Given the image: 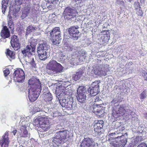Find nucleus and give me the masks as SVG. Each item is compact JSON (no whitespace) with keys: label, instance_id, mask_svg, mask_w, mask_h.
Here are the masks:
<instances>
[{"label":"nucleus","instance_id":"obj_26","mask_svg":"<svg viewBox=\"0 0 147 147\" xmlns=\"http://www.w3.org/2000/svg\"><path fill=\"white\" fill-rule=\"evenodd\" d=\"M40 30V28L39 26H30L27 28V32L26 35H27L30 32H34L36 31H38Z\"/></svg>","mask_w":147,"mask_h":147},{"label":"nucleus","instance_id":"obj_32","mask_svg":"<svg viewBox=\"0 0 147 147\" xmlns=\"http://www.w3.org/2000/svg\"><path fill=\"white\" fill-rule=\"evenodd\" d=\"M82 75V73L81 72H78L76 74L74 75L73 76L72 79L75 81L78 80Z\"/></svg>","mask_w":147,"mask_h":147},{"label":"nucleus","instance_id":"obj_20","mask_svg":"<svg viewBox=\"0 0 147 147\" xmlns=\"http://www.w3.org/2000/svg\"><path fill=\"white\" fill-rule=\"evenodd\" d=\"M104 122L102 120L95 121L94 125L95 135H98L101 132Z\"/></svg>","mask_w":147,"mask_h":147},{"label":"nucleus","instance_id":"obj_45","mask_svg":"<svg viewBox=\"0 0 147 147\" xmlns=\"http://www.w3.org/2000/svg\"><path fill=\"white\" fill-rule=\"evenodd\" d=\"M117 134L118 135V136L116 137L115 136L116 138H120V137H121L122 136V134L121 133H117Z\"/></svg>","mask_w":147,"mask_h":147},{"label":"nucleus","instance_id":"obj_9","mask_svg":"<svg viewBox=\"0 0 147 147\" xmlns=\"http://www.w3.org/2000/svg\"><path fill=\"white\" fill-rule=\"evenodd\" d=\"M24 120V118H21L20 122V125L21 126L20 127V130L18 131V132L20 134L21 137H29L30 134L26 129L27 126H28V124L27 123L28 122Z\"/></svg>","mask_w":147,"mask_h":147},{"label":"nucleus","instance_id":"obj_43","mask_svg":"<svg viewBox=\"0 0 147 147\" xmlns=\"http://www.w3.org/2000/svg\"><path fill=\"white\" fill-rule=\"evenodd\" d=\"M134 6L136 9H138L140 7L139 3L138 2H135L134 3Z\"/></svg>","mask_w":147,"mask_h":147},{"label":"nucleus","instance_id":"obj_29","mask_svg":"<svg viewBox=\"0 0 147 147\" xmlns=\"http://www.w3.org/2000/svg\"><path fill=\"white\" fill-rule=\"evenodd\" d=\"M6 54L7 58L10 61L14 59L15 58L14 53L8 49L7 50Z\"/></svg>","mask_w":147,"mask_h":147},{"label":"nucleus","instance_id":"obj_41","mask_svg":"<svg viewBox=\"0 0 147 147\" xmlns=\"http://www.w3.org/2000/svg\"><path fill=\"white\" fill-rule=\"evenodd\" d=\"M34 112H37L40 111H41V109L39 108L38 107H35L34 108Z\"/></svg>","mask_w":147,"mask_h":147},{"label":"nucleus","instance_id":"obj_35","mask_svg":"<svg viewBox=\"0 0 147 147\" xmlns=\"http://www.w3.org/2000/svg\"><path fill=\"white\" fill-rule=\"evenodd\" d=\"M146 97V92L145 90H144L140 95V98L141 99L143 100Z\"/></svg>","mask_w":147,"mask_h":147},{"label":"nucleus","instance_id":"obj_15","mask_svg":"<svg viewBox=\"0 0 147 147\" xmlns=\"http://www.w3.org/2000/svg\"><path fill=\"white\" fill-rule=\"evenodd\" d=\"M100 105L94 103L92 107V108L93 109L92 111L97 115L100 117H102L104 116L105 108L100 106Z\"/></svg>","mask_w":147,"mask_h":147},{"label":"nucleus","instance_id":"obj_33","mask_svg":"<svg viewBox=\"0 0 147 147\" xmlns=\"http://www.w3.org/2000/svg\"><path fill=\"white\" fill-rule=\"evenodd\" d=\"M43 117H39L38 118H36L34 120L33 124L35 126L37 125L38 126V125H40V121H41V118H42Z\"/></svg>","mask_w":147,"mask_h":147},{"label":"nucleus","instance_id":"obj_1","mask_svg":"<svg viewBox=\"0 0 147 147\" xmlns=\"http://www.w3.org/2000/svg\"><path fill=\"white\" fill-rule=\"evenodd\" d=\"M72 93V91L70 86L68 88L63 87V88L59 90L58 92L57 90L56 91V95L60 104L68 110L76 109L77 108L75 106L73 107L74 105L73 104Z\"/></svg>","mask_w":147,"mask_h":147},{"label":"nucleus","instance_id":"obj_37","mask_svg":"<svg viewBox=\"0 0 147 147\" xmlns=\"http://www.w3.org/2000/svg\"><path fill=\"white\" fill-rule=\"evenodd\" d=\"M29 9H28L27 10L25 11V10L24 11H23V13L22 15V17H24V18L26 17L27 16V14L29 13Z\"/></svg>","mask_w":147,"mask_h":147},{"label":"nucleus","instance_id":"obj_14","mask_svg":"<svg viewBox=\"0 0 147 147\" xmlns=\"http://www.w3.org/2000/svg\"><path fill=\"white\" fill-rule=\"evenodd\" d=\"M100 82L99 81H96L92 84V86L90 87L88 91L90 93V96H95L99 92L98 90L99 87V84Z\"/></svg>","mask_w":147,"mask_h":147},{"label":"nucleus","instance_id":"obj_16","mask_svg":"<svg viewBox=\"0 0 147 147\" xmlns=\"http://www.w3.org/2000/svg\"><path fill=\"white\" fill-rule=\"evenodd\" d=\"M19 11V7L16 5H11V4L9 6V13L8 15V21H12V17L10 16V14H12L15 18H17L18 16V12Z\"/></svg>","mask_w":147,"mask_h":147},{"label":"nucleus","instance_id":"obj_23","mask_svg":"<svg viewBox=\"0 0 147 147\" xmlns=\"http://www.w3.org/2000/svg\"><path fill=\"white\" fill-rule=\"evenodd\" d=\"M9 143L8 133L6 132L4 135L0 138V145L2 147H8Z\"/></svg>","mask_w":147,"mask_h":147},{"label":"nucleus","instance_id":"obj_34","mask_svg":"<svg viewBox=\"0 0 147 147\" xmlns=\"http://www.w3.org/2000/svg\"><path fill=\"white\" fill-rule=\"evenodd\" d=\"M95 104H99L101 105L102 103V101L100 99L99 97L98 96H96L95 99L94 101Z\"/></svg>","mask_w":147,"mask_h":147},{"label":"nucleus","instance_id":"obj_19","mask_svg":"<svg viewBox=\"0 0 147 147\" xmlns=\"http://www.w3.org/2000/svg\"><path fill=\"white\" fill-rule=\"evenodd\" d=\"M78 28L79 27L78 26H73L69 28L68 31L70 38L74 40H77L78 39V36L79 33Z\"/></svg>","mask_w":147,"mask_h":147},{"label":"nucleus","instance_id":"obj_10","mask_svg":"<svg viewBox=\"0 0 147 147\" xmlns=\"http://www.w3.org/2000/svg\"><path fill=\"white\" fill-rule=\"evenodd\" d=\"M86 90L83 86L79 87L77 91L76 97L78 101L80 102H84L86 98Z\"/></svg>","mask_w":147,"mask_h":147},{"label":"nucleus","instance_id":"obj_28","mask_svg":"<svg viewBox=\"0 0 147 147\" xmlns=\"http://www.w3.org/2000/svg\"><path fill=\"white\" fill-rule=\"evenodd\" d=\"M127 142V139L126 138H124L123 140L120 141L119 142H116V144H114L115 147H124Z\"/></svg>","mask_w":147,"mask_h":147},{"label":"nucleus","instance_id":"obj_13","mask_svg":"<svg viewBox=\"0 0 147 147\" xmlns=\"http://www.w3.org/2000/svg\"><path fill=\"white\" fill-rule=\"evenodd\" d=\"M108 70L107 69L102 67L101 65H97L96 67H93L92 72L97 76H106Z\"/></svg>","mask_w":147,"mask_h":147},{"label":"nucleus","instance_id":"obj_39","mask_svg":"<svg viewBox=\"0 0 147 147\" xmlns=\"http://www.w3.org/2000/svg\"><path fill=\"white\" fill-rule=\"evenodd\" d=\"M4 75L5 76H7L10 73V71L9 69H6L3 71Z\"/></svg>","mask_w":147,"mask_h":147},{"label":"nucleus","instance_id":"obj_50","mask_svg":"<svg viewBox=\"0 0 147 147\" xmlns=\"http://www.w3.org/2000/svg\"><path fill=\"white\" fill-rule=\"evenodd\" d=\"M144 116H145V117L147 118V113H145V114H144Z\"/></svg>","mask_w":147,"mask_h":147},{"label":"nucleus","instance_id":"obj_49","mask_svg":"<svg viewBox=\"0 0 147 147\" xmlns=\"http://www.w3.org/2000/svg\"><path fill=\"white\" fill-rule=\"evenodd\" d=\"M81 59H84V60H85V56H82V57H81Z\"/></svg>","mask_w":147,"mask_h":147},{"label":"nucleus","instance_id":"obj_27","mask_svg":"<svg viewBox=\"0 0 147 147\" xmlns=\"http://www.w3.org/2000/svg\"><path fill=\"white\" fill-rule=\"evenodd\" d=\"M43 96L44 100L46 101H51L52 99V95L48 91L44 92Z\"/></svg>","mask_w":147,"mask_h":147},{"label":"nucleus","instance_id":"obj_4","mask_svg":"<svg viewBox=\"0 0 147 147\" xmlns=\"http://www.w3.org/2000/svg\"><path fill=\"white\" fill-rule=\"evenodd\" d=\"M34 41H32L30 43V45H28L25 49L22 51V53L24 55L26 58L30 59V60L28 61H29L28 62L30 63H32L34 60L32 56L34 55L35 46L36 45V43L34 42Z\"/></svg>","mask_w":147,"mask_h":147},{"label":"nucleus","instance_id":"obj_8","mask_svg":"<svg viewBox=\"0 0 147 147\" xmlns=\"http://www.w3.org/2000/svg\"><path fill=\"white\" fill-rule=\"evenodd\" d=\"M78 13L77 10L74 7H66L63 13L64 18L67 20L74 19L78 15Z\"/></svg>","mask_w":147,"mask_h":147},{"label":"nucleus","instance_id":"obj_40","mask_svg":"<svg viewBox=\"0 0 147 147\" xmlns=\"http://www.w3.org/2000/svg\"><path fill=\"white\" fill-rule=\"evenodd\" d=\"M142 76L144 77L145 80H147V73L144 71H143L142 72Z\"/></svg>","mask_w":147,"mask_h":147},{"label":"nucleus","instance_id":"obj_52","mask_svg":"<svg viewBox=\"0 0 147 147\" xmlns=\"http://www.w3.org/2000/svg\"><path fill=\"white\" fill-rule=\"evenodd\" d=\"M132 63V62L129 63L130 64H131Z\"/></svg>","mask_w":147,"mask_h":147},{"label":"nucleus","instance_id":"obj_48","mask_svg":"<svg viewBox=\"0 0 147 147\" xmlns=\"http://www.w3.org/2000/svg\"><path fill=\"white\" fill-rule=\"evenodd\" d=\"M143 145V146H144V147H147V146L146 144H145V143H144L143 144L141 145Z\"/></svg>","mask_w":147,"mask_h":147},{"label":"nucleus","instance_id":"obj_47","mask_svg":"<svg viewBox=\"0 0 147 147\" xmlns=\"http://www.w3.org/2000/svg\"><path fill=\"white\" fill-rule=\"evenodd\" d=\"M67 48H65L68 51H71V48L69 47H67Z\"/></svg>","mask_w":147,"mask_h":147},{"label":"nucleus","instance_id":"obj_17","mask_svg":"<svg viewBox=\"0 0 147 147\" xmlns=\"http://www.w3.org/2000/svg\"><path fill=\"white\" fill-rule=\"evenodd\" d=\"M28 83L29 85V88L38 89V86H40V89H41V84L39 80L35 77L31 78L28 81Z\"/></svg>","mask_w":147,"mask_h":147},{"label":"nucleus","instance_id":"obj_38","mask_svg":"<svg viewBox=\"0 0 147 147\" xmlns=\"http://www.w3.org/2000/svg\"><path fill=\"white\" fill-rule=\"evenodd\" d=\"M8 25L9 27L10 28H13V23L12 21H8Z\"/></svg>","mask_w":147,"mask_h":147},{"label":"nucleus","instance_id":"obj_24","mask_svg":"<svg viewBox=\"0 0 147 147\" xmlns=\"http://www.w3.org/2000/svg\"><path fill=\"white\" fill-rule=\"evenodd\" d=\"M10 32L6 26L3 27L1 33V36L3 38H8L10 36Z\"/></svg>","mask_w":147,"mask_h":147},{"label":"nucleus","instance_id":"obj_53","mask_svg":"<svg viewBox=\"0 0 147 147\" xmlns=\"http://www.w3.org/2000/svg\"><path fill=\"white\" fill-rule=\"evenodd\" d=\"M109 140H110L111 139H109ZM109 140V139L108 140Z\"/></svg>","mask_w":147,"mask_h":147},{"label":"nucleus","instance_id":"obj_6","mask_svg":"<svg viewBox=\"0 0 147 147\" xmlns=\"http://www.w3.org/2000/svg\"><path fill=\"white\" fill-rule=\"evenodd\" d=\"M49 46L45 41L40 42L37 47V52L40 59L45 60L47 58V51Z\"/></svg>","mask_w":147,"mask_h":147},{"label":"nucleus","instance_id":"obj_7","mask_svg":"<svg viewBox=\"0 0 147 147\" xmlns=\"http://www.w3.org/2000/svg\"><path fill=\"white\" fill-rule=\"evenodd\" d=\"M49 33L53 44L55 45L59 44L61 39L60 28L59 27L55 28L49 32Z\"/></svg>","mask_w":147,"mask_h":147},{"label":"nucleus","instance_id":"obj_22","mask_svg":"<svg viewBox=\"0 0 147 147\" xmlns=\"http://www.w3.org/2000/svg\"><path fill=\"white\" fill-rule=\"evenodd\" d=\"M40 121V127L43 130L46 131L48 130L50 127L49 121L46 117H43Z\"/></svg>","mask_w":147,"mask_h":147},{"label":"nucleus","instance_id":"obj_31","mask_svg":"<svg viewBox=\"0 0 147 147\" xmlns=\"http://www.w3.org/2000/svg\"><path fill=\"white\" fill-rule=\"evenodd\" d=\"M9 0H3L2 2V12L5 13L6 9Z\"/></svg>","mask_w":147,"mask_h":147},{"label":"nucleus","instance_id":"obj_2","mask_svg":"<svg viewBox=\"0 0 147 147\" xmlns=\"http://www.w3.org/2000/svg\"><path fill=\"white\" fill-rule=\"evenodd\" d=\"M119 104L118 100L115 99H113L111 102V105L113 107L112 114L114 117L117 118L123 115L125 112L130 115H131V113L133 114L134 113V112H131L130 109H127L125 105H119Z\"/></svg>","mask_w":147,"mask_h":147},{"label":"nucleus","instance_id":"obj_18","mask_svg":"<svg viewBox=\"0 0 147 147\" xmlns=\"http://www.w3.org/2000/svg\"><path fill=\"white\" fill-rule=\"evenodd\" d=\"M97 144L89 138H84L82 141L80 147H95Z\"/></svg>","mask_w":147,"mask_h":147},{"label":"nucleus","instance_id":"obj_25","mask_svg":"<svg viewBox=\"0 0 147 147\" xmlns=\"http://www.w3.org/2000/svg\"><path fill=\"white\" fill-rule=\"evenodd\" d=\"M109 39V36L107 34H102L99 40L100 44H104L107 42Z\"/></svg>","mask_w":147,"mask_h":147},{"label":"nucleus","instance_id":"obj_11","mask_svg":"<svg viewBox=\"0 0 147 147\" xmlns=\"http://www.w3.org/2000/svg\"><path fill=\"white\" fill-rule=\"evenodd\" d=\"M38 89L29 88L28 91V97L30 101L32 102L35 101L38 97L41 89L40 86Z\"/></svg>","mask_w":147,"mask_h":147},{"label":"nucleus","instance_id":"obj_51","mask_svg":"<svg viewBox=\"0 0 147 147\" xmlns=\"http://www.w3.org/2000/svg\"><path fill=\"white\" fill-rule=\"evenodd\" d=\"M64 56H65V55H61V57H64Z\"/></svg>","mask_w":147,"mask_h":147},{"label":"nucleus","instance_id":"obj_46","mask_svg":"<svg viewBox=\"0 0 147 147\" xmlns=\"http://www.w3.org/2000/svg\"><path fill=\"white\" fill-rule=\"evenodd\" d=\"M17 130H13L12 131V133H13V134L14 135H15L16 132H17Z\"/></svg>","mask_w":147,"mask_h":147},{"label":"nucleus","instance_id":"obj_12","mask_svg":"<svg viewBox=\"0 0 147 147\" xmlns=\"http://www.w3.org/2000/svg\"><path fill=\"white\" fill-rule=\"evenodd\" d=\"M13 80L15 82H22L25 77L24 71L21 69L16 70L13 73Z\"/></svg>","mask_w":147,"mask_h":147},{"label":"nucleus","instance_id":"obj_36","mask_svg":"<svg viewBox=\"0 0 147 147\" xmlns=\"http://www.w3.org/2000/svg\"><path fill=\"white\" fill-rule=\"evenodd\" d=\"M23 0H15V3L16 5H16L18 7H19V9H20V7L18 6V5L21 4L23 2Z\"/></svg>","mask_w":147,"mask_h":147},{"label":"nucleus","instance_id":"obj_3","mask_svg":"<svg viewBox=\"0 0 147 147\" xmlns=\"http://www.w3.org/2000/svg\"><path fill=\"white\" fill-rule=\"evenodd\" d=\"M69 132L67 130L60 131L57 132L53 138L52 144L54 147H58L61 143L64 142V140L69 137Z\"/></svg>","mask_w":147,"mask_h":147},{"label":"nucleus","instance_id":"obj_42","mask_svg":"<svg viewBox=\"0 0 147 147\" xmlns=\"http://www.w3.org/2000/svg\"><path fill=\"white\" fill-rule=\"evenodd\" d=\"M59 115V113L58 111H56L53 113V117H58Z\"/></svg>","mask_w":147,"mask_h":147},{"label":"nucleus","instance_id":"obj_44","mask_svg":"<svg viewBox=\"0 0 147 147\" xmlns=\"http://www.w3.org/2000/svg\"><path fill=\"white\" fill-rule=\"evenodd\" d=\"M117 133H111V134H110L109 135V137H110V138H114L113 137H111V136H113V135H115V134H116Z\"/></svg>","mask_w":147,"mask_h":147},{"label":"nucleus","instance_id":"obj_5","mask_svg":"<svg viewBox=\"0 0 147 147\" xmlns=\"http://www.w3.org/2000/svg\"><path fill=\"white\" fill-rule=\"evenodd\" d=\"M47 68L50 70L51 74H57L63 71V67L59 63L54 60H51L47 65Z\"/></svg>","mask_w":147,"mask_h":147},{"label":"nucleus","instance_id":"obj_30","mask_svg":"<svg viewBox=\"0 0 147 147\" xmlns=\"http://www.w3.org/2000/svg\"><path fill=\"white\" fill-rule=\"evenodd\" d=\"M58 1V0H48L46 6L48 9L51 8V7L56 4Z\"/></svg>","mask_w":147,"mask_h":147},{"label":"nucleus","instance_id":"obj_21","mask_svg":"<svg viewBox=\"0 0 147 147\" xmlns=\"http://www.w3.org/2000/svg\"><path fill=\"white\" fill-rule=\"evenodd\" d=\"M11 44L15 50H18L20 47L19 39L16 35H13L11 37Z\"/></svg>","mask_w":147,"mask_h":147}]
</instances>
